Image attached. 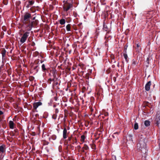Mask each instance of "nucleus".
Masks as SVG:
<instances>
[{"label": "nucleus", "mask_w": 160, "mask_h": 160, "mask_svg": "<svg viewBox=\"0 0 160 160\" xmlns=\"http://www.w3.org/2000/svg\"><path fill=\"white\" fill-rule=\"evenodd\" d=\"M72 7V4L68 3L67 2H65L64 3L63 8L64 11L67 12Z\"/></svg>", "instance_id": "nucleus-1"}, {"label": "nucleus", "mask_w": 160, "mask_h": 160, "mask_svg": "<svg viewBox=\"0 0 160 160\" xmlns=\"http://www.w3.org/2000/svg\"><path fill=\"white\" fill-rule=\"evenodd\" d=\"M137 148L138 149L142 151V150H145V152H146V144L143 142L142 141L137 144Z\"/></svg>", "instance_id": "nucleus-2"}, {"label": "nucleus", "mask_w": 160, "mask_h": 160, "mask_svg": "<svg viewBox=\"0 0 160 160\" xmlns=\"http://www.w3.org/2000/svg\"><path fill=\"white\" fill-rule=\"evenodd\" d=\"M29 32H27L23 35L20 40V42L21 43H23L26 42L27 38L29 36Z\"/></svg>", "instance_id": "nucleus-3"}, {"label": "nucleus", "mask_w": 160, "mask_h": 160, "mask_svg": "<svg viewBox=\"0 0 160 160\" xmlns=\"http://www.w3.org/2000/svg\"><path fill=\"white\" fill-rule=\"evenodd\" d=\"M31 17V15L29 13H26L24 16V19L23 22V23H26V21L29 20L30 18Z\"/></svg>", "instance_id": "nucleus-4"}, {"label": "nucleus", "mask_w": 160, "mask_h": 160, "mask_svg": "<svg viewBox=\"0 0 160 160\" xmlns=\"http://www.w3.org/2000/svg\"><path fill=\"white\" fill-rule=\"evenodd\" d=\"M42 105V103L40 102H34L33 104V107L34 109H36L39 106Z\"/></svg>", "instance_id": "nucleus-5"}, {"label": "nucleus", "mask_w": 160, "mask_h": 160, "mask_svg": "<svg viewBox=\"0 0 160 160\" xmlns=\"http://www.w3.org/2000/svg\"><path fill=\"white\" fill-rule=\"evenodd\" d=\"M68 134L67 132V131L66 128H65L63 132V137L64 139H66L67 138V135Z\"/></svg>", "instance_id": "nucleus-6"}, {"label": "nucleus", "mask_w": 160, "mask_h": 160, "mask_svg": "<svg viewBox=\"0 0 160 160\" xmlns=\"http://www.w3.org/2000/svg\"><path fill=\"white\" fill-rule=\"evenodd\" d=\"M151 85V81H149L146 84L145 86V89L146 91H148L149 90Z\"/></svg>", "instance_id": "nucleus-7"}, {"label": "nucleus", "mask_w": 160, "mask_h": 160, "mask_svg": "<svg viewBox=\"0 0 160 160\" xmlns=\"http://www.w3.org/2000/svg\"><path fill=\"white\" fill-rule=\"evenodd\" d=\"M10 128L11 129H13L14 128V126L15 125L14 122L12 121H10L9 122Z\"/></svg>", "instance_id": "nucleus-8"}, {"label": "nucleus", "mask_w": 160, "mask_h": 160, "mask_svg": "<svg viewBox=\"0 0 160 160\" xmlns=\"http://www.w3.org/2000/svg\"><path fill=\"white\" fill-rule=\"evenodd\" d=\"M5 151V146L4 145L0 146V151L2 152H4Z\"/></svg>", "instance_id": "nucleus-9"}, {"label": "nucleus", "mask_w": 160, "mask_h": 160, "mask_svg": "<svg viewBox=\"0 0 160 160\" xmlns=\"http://www.w3.org/2000/svg\"><path fill=\"white\" fill-rule=\"evenodd\" d=\"M144 124L146 127H148L150 124V122L148 120H146L144 121Z\"/></svg>", "instance_id": "nucleus-10"}, {"label": "nucleus", "mask_w": 160, "mask_h": 160, "mask_svg": "<svg viewBox=\"0 0 160 160\" xmlns=\"http://www.w3.org/2000/svg\"><path fill=\"white\" fill-rule=\"evenodd\" d=\"M66 22L65 20L64 19H62L60 20L59 22L61 25L64 24Z\"/></svg>", "instance_id": "nucleus-11"}, {"label": "nucleus", "mask_w": 160, "mask_h": 160, "mask_svg": "<svg viewBox=\"0 0 160 160\" xmlns=\"http://www.w3.org/2000/svg\"><path fill=\"white\" fill-rule=\"evenodd\" d=\"M85 137L84 135H82L81 137V141L83 143L84 142Z\"/></svg>", "instance_id": "nucleus-12"}, {"label": "nucleus", "mask_w": 160, "mask_h": 160, "mask_svg": "<svg viewBox=\"0 0 160 160\" xmlns=\"http://www.w3.org/2000/svg\"><path fill=\"white\" fill-rule=\"evenodd\" d=\"M67 30L68 31H70L71 26L70 24L67 25L66 27Z\"/></svg>", "instance_id": "nucleus-13"}, {"label": "nucleus", "mask_w": 160, "mask_h": 160, "mask_svg": "<svg viewBox=\"0 0 160 160\" xmlns=\"http://www.w3.org/2000/svg\"><path fill=\"white\" fill-rule=\"evenodd\" d=\"M29 4L28 5V7H29V6H31L34 3V2L32 1H30L29 2Z\"/></svg>", "instance_id": "nucleus-14"}, {"label": "nucleus", "mask_w": 160, "mask_h": 160, "mask_svg": "<svg viewBox=\"0 0 160 160\" xmlns=\"http://www.w3.org/2000/svg\"><path fill=\"white\" fill-rule=\"evenodd\" d=\"M123 56H124V58L125 59L126 61L127 62L128 57V55H127V54L126 53H124Z\"/></svg>", "instance_id": "nucleus-15"}, {"label": "nucleus", "mask_w": 160, "mask_h": 160, "mask_svg": "<svg viewBox=\"0 0 160 160\" xmlns=\"http://www.w3.org/2000/svg\"><path fill=\"white\" fill-rule=\"evenodd\" d=\"M32 26H33V23H32V22L28 26V27H30V29H29L28 30H29V31L32 28Z\"/></svg>", "instance_id": "nucleus-16"}, {"label": "nucleus", "mask_w": 160, "mask_h": 160, "mask_svg": "<svg viewBox=\"0 0 160 160\" xmlns=\"http://www.w3.org/2000/svg\"><path fill=\"white\" fill-rule=\"evenodd\" d=\"M138 124L136 123H135L134 125V128L135 129L137 130V129H138Z\"/></svg>", "instance_id": "nucleus-17"}, {"label": "nucleus", "mask_w": 160, "mask_h": 160, "mask_svg": "<svg viewBox=\"0 0 160 160\" xmlns=\"http://www.w3.org/2000/svg\"><path fill=\"white\" fill-rule=\"evenodd\" d=\"M83 148L86 150H88L89 149L88 147L86 144L84 145Z\"/></svg>", "instance_id": "nucleus-18"}, {"label": "nucleus", "mask_w": 160, "mask_h": 160, "mask_svg": "<svg viewBox=\"0 0 160 160\" xmlns=\"http://www.w3.org/2000/svg\"><path fill=\"white\" fill-rule=\"evenodd\" d=\"M42 68L43 70L45 71L46 70V68H45V65L44 64H43L42 66Z\"/></svg>", "instance_id": "nucleus-19"}, {"label": "nucleus", "mask_w": 160, "mask_h": 160, "mask_svg": "<svg viewBox=\"0 0 160 160\" xmlns=\"http://www.w3.org/2000/svg\"><path fill=\"white\" fill-rule=\"evenodd\" d=\"M51 138L53 140H55L56 138V136L55 135H52L51 137Z\"/></svg>", "instance_id": "nucleus-20"}, {"label": "nucleus", "mask_w": 160, "mask_h": 160, "mask_svg": "<svg viewBox=\"0 0 160 160\" xmlns=\"http://www.w3.org/2000/svg\"><path fill=\"white\" fill-rule=\"evenodd\" d=\"M103 28L106 31H107L108 30V28L106 25L105 24H103Z\"/></svg>", "instance_id": "nucleus-21"}, {"label": "nucleus", "mask_w": 160, "mask_h": 160, "mask_svg": "<svg viewBox=\"0 0 160 160\" xmlns=\"http://www.w3.org/2000/svg\"><path fill=\"white\" fill-rule=\"evenodd\" d=\"M5 54V51H4L2 53V57H4V55Z\"/></svg>", "instance_id": "nucleus-22"}, {"label": "nucleus", "mask_w": 160, "mask_h": 160, "mask_svg": "<svg viewBox=\"0 0 160 160\" xmlns=\"http://www.w3.org/2000/svg\"><path fill=\"white\" fill-rule=\"evenodd\" d=\"M146 62L148 64L149 63V58H147V59Z\"/></svg>", "instance_id": "nucleus-23"}, {"label": "nucleus", "mask_w": 160, "mask_h": 160, "mask_svg": "<svg viewBox=\"0 0 160 160\" xmlns=\"http://www.w3.org/2000/svg\"><path fill=\"white\" fill-rule=\"evenodd\" d=\"M55 110H56V113H58V109H57V108Z\"/></svg>", "instance_id": "nucleus-24"}, {"label": "nucleus", "mask_w": 160, "mask_h": 160, "mask_svg": "<svg viewBox=\"0 0 160 160\" xmlns=\"http://www.w3.org/2000/svg\"><path fill=\"white\" fill-rule=\"evenodd\" d=\"M132 64H134V65H135L136 64V62L135 61H133V62Z\"/></svg>", "instance_id": "nucleus-25"}, {"label": "nucleus", "mask_w": 160, "mask_h": 160, "mask_svg": "<svg viewBox=\"0 0 160 160\" xmlns=\"http://www.w3.org/2000/svg\"><path fill=\"white\" fill-rule=\"evenodd\" d=\"M137 47H139V45L138 44H137Z\"/></svg>", "instance_id": "nucleus-26"}]
</instances>
